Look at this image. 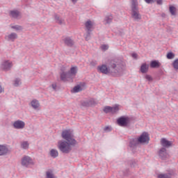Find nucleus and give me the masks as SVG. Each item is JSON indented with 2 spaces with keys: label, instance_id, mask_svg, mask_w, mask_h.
Segmentation results:
<instances>
[{
  "label": "nucleus",
  "instance_id": "f257e3e1",
  "mask_svg": "<svg viewBox=\"0 0 178 178\" xmlns=\"http://www.w3.org/2000/svg\"><path fill=\"white\" fill-rule=\"evenodd\" d=\"M98 70L103 74H108L113 76V77H119L124 69H126V64L120 58H114L110 61L108 66L102 65L98 66Z\"/></svg>",
  "mask_w": 178,
  "mask_h": 178
},
{
  "label": "nucleus",
  "instance_id": "f03ea898",
  "mask_svg": "<svg viewBox=\"0 0 178 178\" xmlns=\"http://www.w3.org/2000/svg\"><path fill=\"white\" fill-rule=\"evenodd\" d=\"M62 138L65 140H60L58 143V148L62 154H70L73 147L77 145V140L72 136L70 130L63 131L61 134Z\"/></svg>",
  "mask_w": 178,
  "mask_h": 178
},
{
  "label": "nucleus",
  "instance_id": "7ed1b4c3",
  "mask_svg": "<svg viewBox=\"0 0 178 178\" xmlns=\"http://www.w3.org/2000/svg\"><path fill=\"white\" fill-rule=\"evenodd\" d=\"M131 17L136 22L138 20H141V14H140V10L138 9V3H137V0H132L131 5Z\"/></svg>",
  "mask_w": 178,
  "mask_h": 178
},
{
  "label": "nucleus",
  "instance_id": "20e7f679",
  "mask_svg": "<svg viewBox=\"0 0 178 178\" xmlns=\"http://www.w3.org/2000/svg\"><path fill=\"white\" fill-rule=\"evenodd\" d=\"M117 123L121 127H127L129 123H130V118L122 116L117 120Z\"/></svg>",
  "mask_w": 178,
  "mask_h": 178
},
{
  "label": "nucleus",
  "instance_id": "39448f33",
  "mask_svg": "<svg viewBox=\"0 0 178 178\" xmlns=\"http://www.w3.org/2000/svg\"><path fill=\"white\" fill-rule=\"evenodd\" d=\"M138 141L139 144H144L149 142V134H147V132H143L140 137L138 138Z\"/></svg>",
  "mask_w": 178,
  "mask_h": 178
},
{
  "label": "nucleus",
  "instance_id": "423d86ee",
  "mask_svg": "<svg viewBox=\"0 0 178 178\" xmlns=\"http://www.w3.org/2000/svg\"><path fill=\"white\" fill-rule=\"evenodd\" d=\"M159 156L162 161H167V159H169V158H170V155H169L168 152H166V148L165 147H162L159 149Z\"/></svg>",
  "mask_w": 178,
  "mask_h": 178
},
{
  "label": "nucleus",
  "instance_id": "0eeeda50",
  "mask_svg": "<svg viewBox=\"0 0 178 178\" xmlns=\"http://www.w3.org/2000/svg\"><path fill=\"white\" fill-rule=\"evenodd\" d=\"M12 66H13L12 62H10L9 60H5L1 64V70H3L4 72H9V70L12 69Z\"/></svg>",
  "mask_w": 178,
  "mask_h": 178
},
{
  "label": "nucleus",
  "instance_id": "6e6552de",
  "mask_svg": "<svg viewBox=\"0 0 178 178\" xmlns=\"http://www.w3.org/2000/svg\"><path fill=\"white\" fill-rule=\"evenodd\" d=\"M103 111L104 113H117V112H119V106L114 107L106 106L104 108Z\"/></svg>",
  "mask_w": 178,
  "mask_h": 178
},
{
  "label": "nucleus",
  "instance_id": "1a4fd4ad",
  "mask_svg": "<svg viewBox=\"0 0 178 178\" xmlns=\"http://www.w3.org/2000/svg\"><path fill=\"white\" fill-rule=\"evenodd\" d=\"M33 159L29 156H25L22 159V165L25 168H28L29 165H33Z\"/></svg>",
  "mask_w": 178,
  "mask_h": 178
},
{
  "label": "nucleus",
  "instance_id": "9d476101",
  "mask_svg": "<svg viewBox=\"0 0 178 178\" xmlns=\"http://www.w3.org/2000/svg\"><path fill=\"white\" fill-rule=\"evenodd\" d=\"M63 41L64 44L69 47L70 48H72L74 45V40L72 39L70 37H63Z\"/></svg>",
  "mask_w": 178,
  "mask_h": 178
},
{
  "label": "nucleus",
  "instance_id": "9b49d317",
  "mask_svg": "<svg viewBox=\"0 0 178 178\" xmlns=\"http://www.w3.org/2000/svg\"><path fill=\"white\" fill-rule=\"evenodd\" d=\"M5 40L8 42H15V40H17V33L13 32L8 35H6Z\"/></svg>",
  "mask_w": 178,
  "mask_h": 178
},
{
  "label": "nucleus",
  "instance_id": "f8f14e48",
  "mask_svg": "<svg viewBox=\"0 0 178 178\" xmlns=\"http://www.w3.org/2000/svg\"><path fill=\"white\" fill-rule=\"evenodd\" d=\"M25 126H26V123H24V122L20 120H18L13 123L14 129H17L18 130L24 129Z\"/></svg>",
  "mask_w": 178,
  "mask_h": 178
},
{
  "label": "nucleus",
  "instance_id": "ddd939ff",
  "mask_svg": "<svg viewBox=\"0 0 178 178\" xmlns=\"http://www.w3.org/2000/svg\"><path fill=\"white\" fill-rule=\"evenodd\" d=\"M161 145H162L163 148H169L172 147V142L166 140L165 138H163L161 140Z\"/></svg>",
  "mask_w": 178,
  "mask_h": 178
},
{
  "label": "nucleus",
  "instance_id": "4468645a",
  "mask_svg": "<svg viewBox=\"0 0 178 178\" xmlns=\"http://www.w3.org/2000/svg\"><path fill=\"white\" fill-rule=\"evenodd\" d=\"M9 16L13 19H17L20 16V12L17 10H12L9 11Z\"/></svg>",
  "mask_w": 178,
  "mask_h": 178
},
{
  "label": "nucleus",
  "instance_id": "2eb2a0df",
  "mask_svg": "<svg viewBox=\"0 0 178 178\" xmlns=\"http://www.w3.org/2000/svg\"><path fill=\"white\" fill-rule=\"evenodd\" d=\"M139 144H140V142H138V138H132L130 140L129 147L134 149L136 148V147H137Z\"/></svg>",
  "mask_w": 178,
  "mask_h": 178
},
{
  "label": "nucleus",
  "instance_id": "dca6fc26",
  "mask_svg": "<svg viewBox=\"0 0 178 178\" xmlns=\"http://www.w3.org/2000/svg\"><path fill=\"white\" fill-rule=\"evenodd\" d=\"M95 105V101L94 100H88L85 102H81V106H86V108H88L90 106H92Z\"/></svg>",
  "mask_w": 178,
  "mask_h": 178
},
{
  "label": "nucleus",
  "instance_id": "f3484780",
  "mask_svg": "<svg viewBox=\"0 0 178 178\" xmlns=\"http://www.w3.org/2000/svg\"><path fill=\"white\" fill-rule=\"evenodd\" d=\"M9 152V149L5 145H0V156L6 155Z\"/></svg>",
  "mask_w": 178,
  "mask_h": 178
},
{
  "label": "nucleus",
  "instance_id": "a211bd4d",
  "mask_svg": "<svg viewBox=\"0 0 178 178\" xmlns=\"http://www.w3.org/2000/svg\"><path fill=\"white\" fill-rule=\"evenodd\" d=\"M161 63L159 61L154 60L151 61L150 63V67L152 69H158V67H161Z\"/></svg>",
  "mask_w": 178,
  "mask_h": 178
},
{
  "label": "nucleus",
  "instance_id": "6ab92c4d",
  "mask_svg": "<svg viewBox=\"0 0 178 178\" xmlns=\"http://www.w3.org/2000/svg\"><path fill=\"white\" fill-rule=\"evenodd\" d=\"M49 155L51 158H58V156H59V152L56 149H51L49 152Z\"/></svg>",
  "mask_w": 178,
  "mask_h": 178
},
{
  "label": "nucleus",
  "instance_id": "aec40b11",
  "mask_svg": "<svg viewBox=\"0 0 178 178\" xmlns=\"http://www.w3.org/2000/svg\"><path fill=\"white\" fill-rule=\"evenodd\" d=\"M31 105L33 109H38V108H40V102L37 99L32 100Z\"/></svg>",
  "mask_w": 178,
  "mask_h": 178
},
{
  "label": "nucleus",
  "instance_id": "412c9836",
  "mask_svg": "<svg viewBox=\"0 0 178 178\" xmlns=\"http://www.w3.org/2000/svg\"><path fill=\"white\" fill-rule=\"evenodd\" d=\"M54 19L56 20V22H57L58 24H65V19L59 17L58 14L54 15Z\"/></svg>",
  "mask_w": 178,
  "mask_h": 178
},
{
  "label": "nucleus",
  "instance_id": "4be33fe9",
  "mask_svg": "<svg viewBox=\"0 0 178 178\" xmlns=\"http://www.w3.org/2000/svg\"><path fill=\"white\" fill-rule=\"evenodd\" d=\"M112 20H113V16L112 15H106L104 18L105 24H111Z\"/></svg>",
  "mask_w": 178,
  "mask_h": 178
},
{
  "label": "nucleus",
  "instance_id": "5701e85b",
  "mask_svg": "<svg viewBox=\"0 0 178 178\" xmlns=\"http://www.w3.org/2000/svg\"><path fill=\"white\" fill-rule=\"evenodd\" d=\"M85 26L86 28L87 31H91V29H92V22L91 20H88L85 23Z\"/></svg>",
  "mask_w": 178,
  "mask_h": 178
},
{
  "label": "nucleus",
  "instance_id": "b1692460",
  "mask_svg": "<svg viewBox=\"0 0 178 178\" xmlns=\"http://www.w3.org/2000/svg\"><path fill=\"white\" fill-rule=\"evenodd\" d=\"M140 72L141 73H147L148 72V66L147 65V63H143L140 66Z\"/></svg>",
  "mask_w": 178,
  "mask_h": 178
},
{
  "label": "nucleus",
  "instance_id": "393cba45",
  "mask_svg": "<svg viewBox=\"0 0 178 178\" xmlns=\"http://www.w3.org/2000/svg\"><path fill=\"white\" fill-rule=\"evenodd\" d=\"M158 178H172L171 173L160 174L158 175Z\"/></svg>",
  "mask_w": 178,
  "mask_h": 178
},
{
  "label": "nucleus",
  "instance_id": "a878e982",
  "mask_svg": "<svg viewBox=\"0 0 178 178\" xmlns=\"http://www.w3.org/2000/svg\"><path fill=\"white\" fill-rule=\"evenodd\" d=\"M80 91H83V88L80 86V85H77L74 87L73 92H80Z\"/></svg>",
  "mask_w": 178,
  "mask_h": 178
},
{
  "label": "nucleus",
  "instance_id": "bb28decb",
  "mask_svg": "<svg viewBox=\"0 0 178 178\" xmlns=\"http://www.w3.org/2000/svg\"><path fill=\"white\" fill-rule=\"evenodd\" d=\"M77 66L71 67L70 72L72 74V76H76L77 74Z\"/></svg>",
  "mask_w": 178,
  "mask_h": 178
},
{
  "label": "nucleus",
  "instance_id": "cd10ccee",
  "mask_svg": "<svg viewBox=\"0 0 178 178\" xmlns=\"http://www.w3.org/2000/svg\"><path fill=\"white\" fill-rule=\"evenodd\" d=\"M170 12L172 16H176V7L173 6H170Z\"/></svg>",
  "mask_w": 178,
  "mask_h": 178
},
{
  "label": "nucleus",
  "instance_id": "c85d7f7f",
  "mask_svg": "<svg viewBox=\"0 0 178 178\" xmlns=\"http://www.w3.org/2000/svg\"><path fill=\"white\" fill-rule=\"evenodd\" d=\"M60 77L62 81H66V79H67L66 76V72H62L60 75Z\"/></svg>",
  "mask_w": 178,
  "mask_h": 178
},
{
  "label": "nucleus",
  "instance_id": "c756f323",
  "mask_svg": "<svg viewBox=\"0 0 178 178\" xmlns=\"http://www.w3.org/2000/svg\"><path fill=\"white\" fill-rule=\"evenodd\" d=\"M11 29H13L14 30H16V31L23 30V27H22V26H19V25L12 26Z\"/></svg>",
  "mask_w": 178,
  "mask_h": 178
},
{
  "label": "nucleus",
  "instance_id": "7c9ffc66",
  "mask_svg": "<svg viewBox=\"0 0 178 178\" xmlns=\"http://www.w3.org/2000/svg\"><path fill=\"white\" fill-rule=\"evenodd\" d=\"M21 147L22 148H23V149H27V148H29V142L27 141H24L21 144Z\"/></svg>",
  "mask_w": 178,
  "mask_h": 178
},
{
  "label": "nucleus",
  "instance_id": "2f4dec72",
  "mask_svg": "<svg viewBox=\"0 0 178 178\" xmlns=\"http://www.w3.org/2000/svg\"><path fill=\"white\" fill-rule=\"evenodd\" d=\"M20 84H22V81L19 78L15 79V83H14L15 87H19Z\"/></svg>",
  "mask_w": 178,
  "mask_h": 178
},
{
  "label": "nucleus",
  "instance_id": "473e14b6",
  "mask_svg": "<svg viewBox=\"0 0 178 178\" xmlns=\"http://www.w3.org/2000/svg\"><path fill=\"white\" fill-rule=\"evenodd\" d=\"M172 66L175 70H178V58L174 60Z\"/></svg>",
  "mask_w": 178,
  "mask_h": 178
},
{
  "label": "nucleus",
  "instance_id": "72a5a7b5",
  "mask_svg": "<svg viewBox=\"0 0 178 178\" xmlns=\"http://www.w3.org/2000/svg\"><path fill=\"white\" fill-rule=\"evenodd\" d=\"M175 58V54L173 52H168L167 54V59H173Z\"/></svg>",
  "mask_w": 178,
  "mask_h": 178
},
{
  "label": "nucleus",
  "instance_id": "f704fd0d",
  "mask_svg": "<svg viewBox=\"0 0 178 178\" xmlns=\"http://www.w3.org/2000/svg\"><path fill=\"white\" fill-rule=\"evenodd\" d=\"M91 38V31H87L85 39L86 41H88Z\"/></svg>",
  "mask_w": 178,
  "mask_h": 178
},
{
  "label": "nucleus",
  "instance_id": "c9c22d12",
  "mask_svg": "<svg viewBox=\"0 0 178 178\" xmlns=\"http://www.w3.org/2000/svg\"><path fill=\"white\" fill-rule=\"evenodd\" d=\"M129 165H130L131 168H134L136 166V161L134 160H130L128 161Z\"/></svg>",
  "mask_w": 178,
  "mask_h": 178
},
{
  "label": "nucleus",
  "instance_id": "e433bc0d",
  "mask_svg": "<svg viewBox=\"0 0 178 178\" xmlns=\"http://www.w3.org/2000/svg\"><path fill=\"white\" fill-rule=\"evenodd\" d=\"M46 175H47V178H55V177L54 176V174L51 173L50 172H47Z\"/></svg>",
  "mask_w": 178,
  "mask_h": 178
},
{
  "label": "nucleus",
  "instance_id": "4c0bfd02",
  "mask_svg": "<svg viewBox=\"0 0 178 178\" xmlns=\"http://www.w3.org/2000/svg\"><path fill=\"white\" fill-rule=\"evenodd\" d=\"M65 75L67 79H72V76H73V74H71L70 71L65 72Z\"/></svg>",
  "mask_w": 178,
  "mask_h": 178
},
{
  "label": "nucleus",
  "instance_id": "58836bf2",
  "mask_svg": "<svg viewBox=\"0 0 178 178\" xmlns=\"http://www.w3.org/2000/svg\"><path fill=\"white\" fill-rule=\"evenodd\" d=\"M104 131H105L106 133H108L109 131H112V129H111V127H106L104 128Z\"/></svg>",
  "mask_w": 178,
  "mask_h": 178
},
{
  "label": "nucleus",
  "instance_id": "ea45409f",
  "mask_svg": "<svg viewBox=\"0 0 178 178\" xmlns=\"http://www.w3.org/2000/svg\"><path fill=\"white\" fill-rule=\"evenodd\" d=\"M155 1H156V0H145L146 3H154Z\"/></svg>",
  "mask_w": 178,
  "mask_h": 178
},
{
  "label": "nucleus",
  "instance_id": "a19ab883",
  "mask_svg": "<svg viewBox=\"0 0 178 178\" xmlns=\"http://www.w3.org/2000/svg\"><path fill=\"white\" fill-rule=\"evenodd\" d=\"M145 79L148 80V81H152V77H151V76H149V75H146Z\"/></svg>",
  "mask_w": 178,
  "mask_h": 178
},
{
  "label": "nucleus",
  "instance_id": "79ce46f5",
  "mask_svg": "<svg viewBox=\"0 0 178 178\" xmlns=\"http://www.w3.org/2000/svg\"><path fill=\"white\" fill-rule=\"evenodd\" d=\"M131 56H132V58H134V59H137L138 55L137 54H136V53H133L131 54Z\"/></svg>",
  "mask_w": 178,
  "mask_h": 178
},
{
  "label": "nucleus",
  "instance_id": "37998d69",
  "mask_svg": "<svg viewBox=\"0 0 178 178\" xmlns=\"http://www.w3.org/2000/svg\"><path fill=\"white\" fill-rule=\"evenodd\" d=\"M157 5H162L163 3V1L162 0H156Z\"/></svg>",
  "mask_w": 178,
  "mask_h": 178
},
{
  "label": "nucleus",
  "instance_id": "c03bdc74",
  "mask_svg": "<svg viewBox=\"0 0 178 178\" xmlns=\"http://www.w3.org/2000/svg\"><path fill=\"white\" fill-rule=\"evenodd\" d=\"M51 87H52L53 90H54V91H56V83H53L51 85Z\"/></svg>",
  "mask_w": 178,
  "mask_h": 178
},
{
  "label": "nucleus",
  "instance_id": "a18cd8bd",
  "mask_svg": "<svg viewBox=\"0 0 178 178\" xmlns=\"http://www.w3.org/2000/svg\"><path fill=\"white\" fill-rule=\"evenodd\" d=\"M4 90L2 88V86L0 85V94H2V92H3Z\"/></svg>",
  "mask_w": 178,
  "mask_h": 178
},
{
  "label": "nucleus",
  "instance_id": "49530a36",
  "mask_svg": "<svg viewBox=\"0 0 178 178\" xmlns=\"http://www.w3.org/2000/svg\"><path fill=\"white\" fill-rule=\"evenodd\" d=\"M79 0H72V3H76Z\"/></svg>",
  "mask_w": 178,
  "mask_h": 178
},
{
  "label": "nucleus",
  "instance_id": "de8ad7c7",
  "mask_svg": "<svg viewBox=\"0 0 178 178\" xmlns=\"http://www.w3.org/2000/svg\"><path fill=\"white\" fill-rule=\"evenodd\" d=\"M102 49H106V45H105V44L103 45V46H102Z\"/></svg>",
  "mask_w": 178,
  "mask_h": 178
},
{
  "label": "nucleus",
  "instance_id": "09e8293b",
  "mask_svg": "<svg viewBox=\"0 0 178 178\" xmlns=\"http://www.w3.org/2000/svg\"><path fill=\"white\" fill-rule=\"evenodd\" d=\"M127 172L129 173V170H127Z\"/></svg>",
  "mask_w": 178,
  "mask_h": 178
}]
</instances>
